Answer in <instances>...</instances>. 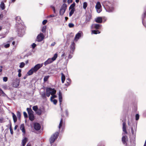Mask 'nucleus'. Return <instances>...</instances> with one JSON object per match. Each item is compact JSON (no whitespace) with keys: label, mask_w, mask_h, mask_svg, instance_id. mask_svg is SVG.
Here are the masks:
<instances>
[{"label":"nucleus","mask_w":146,"mask_h":146,"mask_svg":"<svg viewBox=\"0 0 146 146\" xmlns=\"http://www.w3.org/2000/svg\"><path fill=\"white\" fill-rule=\"evenodd\" d=\"M51 7L52 9L53 10V12H54V13H55L56 11H55V7H54L52 6H51Z\"/></svg>","instance_id":"52"},{"label":"nucleus","mask_w":146,"mask_h":146,"mask_svg":"<svg viewBox=\"0 0 146 146\" xmlns=\"http://www.w3.org/2000/svg\"><path fill=\"white\" fill-rule=\"evenodd\" d=\"M66 81L67 83H69L71 81V80L70 79L68 78L67 80Z\"/></svg>","instance_id":"57"},{"label":"nucleus","mask_w":146,"mask_h":146,"mask_svg":"<svg viewBox=\"0 0 146 146\" xmlns=\"http://www.w3.org/2000/svg\"><path fill=\"white\" fill-rule=\"evenodd\" d=\"M63 119L62 118H61V120L60 122V123L59 125V128L60 129V127L63 125Z\"/></svg>","instance_id":"31"},{"label":"nucleus","mask_w":146,"mask_h":146,"mask_svg":"<svg viewBox=\"0 0 146 146\" xmlns=\"http://www.w3.org/2000/svg\"><path fill=\"white\" fill-rule=\"evenodd\" d=\"M72 56L70 55V54H69V56H68V58H72Z\"/></svg>","instance_id":"62"},{"label":"nucleus","mask_w":146,"mask_h":146,"mask_svg":"<svg viewBox=\"0 0 146 146\" xmlns=\"http://www.w3.org/2000/svg\"><path fill=\"white\" fill-rule=\"evenodd\" d=\"M27 110L29 114V115L33 114V111L31 108H27Z\"/></svg>","instance_id":"21"},{"label":"nucleus","mask_w":146,"mask_h":146,"mask_svg":"<svg viewBox=\"0 0 146 146\" xmlns=\"http://www.w3.org/2000/svg\"><path fill=\"white\" fill-rule=\"evenodd\" d=\"M55 16L54 15H50L49 16V17H54Z\"/></svg>","instance_id":"61"},{"label":"nucleus","mask_w":146,"mask_h":146,"mask_svg":"<svg viewBox=\"0 0 146 146\" xmlns=\"http://www.w3.org/2000/svg\"><path fill=\"white\" fill-rule=\"evenodd\" d=\"M75 10L71 9L70 11L69 14V17H71L73 14L74 13V11H75Z\"/></svg>","instance_id":"34"},{"label":"nucleus","mask_w":146,"mask_h":146,"mask_svg":"<svg viewBox=\"0 0 146 146\" xmlns=\"http://www.w3.org/2000/svg\"><path fill=\"white\" fill-rule=\"evenodd\" d=\"M45 112L44 109L42 106L38 109L37 107V114L41 115L43 114Z\"/></svg>","instance_id":"13"},{"label":"nucleus","mask_w":146,"mask_h":146,"mask_svg":"<svg viewBox=\"0 0 146 146\" xmlns=\"http://www.w3.org/2000/svg\"><path fill=\"white\" fill-rule=\"evenodd\" d=\"M58 54L57 53L55 54L53 57L52 58H49L47 60L45 61L44 63V64L45 66L47 64H49L52 63L53 61H54L57 57Z\"/></svg>","instance_id":"3"},{"label":"nucleus","mask_w":146,"mask_h":146,"mask_svg":"<svg viewBox=\"0 0 146 146\" xmlns=\"http://www.w3.org/2000/svg\"><path fill=\"white\" fill-rule=\"evenodd\" d=\"M75 5V3L74 2L73 4H71L70 6L69 9H71L75 10V9L74 8Z\"/></svg>","instance_id":"26"},{"label":"nucleus","mask_w":146,"mask_h":146,"mask_svg":"<svg viewBox=\"0 0 146 146\" xmlns=\"http://www.w3.org/2000/svg\"><path fill=\"white\" fill-rule=\"evenodd\" d=\"M95 8L98 13H100L102 11V7L100 2L98 1L96 3L95 6Z\"/></svg>","instance_id":"5"},{"label":"nucleus","mask_w":146,"mask_h":146,"mask_svg":"<svg viewBox=\"0 0 146 146\" xmlns=\"http://www.w3.org/2000/svg\"><path fill=\"white\" fill-rule=\"evenodd\" d=\"M91 17L90 15H89V16H87L86 19V22L89 21L91 19Z\"/></svg>","instance_id":"35"},{"label":"nucleus","mask_w":146,"mask_h":146,"mask_svg":"<svg viewBox=\"0 0 146 146\" xmlns=\"http://www.w3.org/2000/svg\"><path fill=\"white\" fill-rule=\"evenodd\" d=\"M100 33V32L98 30H92V34H99Z\"/></svg>","instance_id":"28"},{"label":"nucleus","mask_w":146,"mask_h":146,"mask_svg":"<svg viewBox=\"0 0 146 146\" xmlns=\"http://www.w3.org/2000/svg\"><path fill=\"white\" fill-rule=\"evenodd\" d=\"M95 21L98 23H101L102 21V19L101 17H99L95 19Z\"/></svg>","instance_id":"19"},{"label":"nucleus","mask_w":146,"mask_h":146,"mask_svg":"<svg viewBox=\"0 0 146 146\" xmlns=\"http://www.w3.org/2000/svg\"><path fill=\"white\" fill-rule=\"evenodd\" d=\"M36 72V65H35L34 67L32 68L27 72V75L30 76L32 75L34 73H35Z\"/></svg>","instance_id":"6"},{"label":"nucleus","mask_w":146,"mask_h":146,"mask_svg":"<svg viewBox=\"0 0 146 146\" xmlns=\"http://www.w3.org/2000/svg\"><path fill=\"white\" fill-rule=\"evenodd\" d=\"M44 38V36L42 33H40L37 36V41L41 42L42 41Z\"/></svg>","instance_id":"11"},{"label":"nucleus","mask_w":146,"mask_h":146,"mask_svg":"<svg viewBox=\"0 0 146 146\" xmlns=\"http://www.w3.org/2000/svg\"><path fill=\"white\" fill-rule=\"evenodd\" d=\"M49 76H45L44 78V82H45L47 81L48 78H49Z\"/></svg>","instance_id":"41"},{"label":"nucleus","mask_w":146,"mask_h":146,"mask_svg":"<svg viewBox=\"0 0 146 146\" xmlns=\"http://www.w3.org/2000/svg\"><path fill=\"white\" fill-rule=\"evenodd\" d=\"M36 44H35V43H33L31 45V47L33 48H34L36 46Z\"/></svg>","instance_id":"48"},{"label":"nucleus","mask_w":146,"mask_h":146,"mask_svg":"<svg viewBox=\"0 0 146 146\" xmlns=\"http://www.w3.org/2000/svg\"><path fill=\"white\" fill-rule=\"evenodd\" d=\"M46 29V26H43L42 29L41 31L43 33H45Z\"/></svg>","instance_id":"29"},{"label":"nucleus","mask_w":146,"mask_h":146,"mask_svg":"<svg viewBox=\"0 0 146 146\" xmlns=\"http://www.w3.org/2000/svg\"><path fill=\"white\" fill-rule=\"evenodd\" d=\"M3 91L0 88V95H1V94L2 92H3Z\"/></svg>","instance_id":"59"},{"label":"nucleus","mask_w":146,"mask_h":146,"mask_svg":"<svg viewBox=\"0 0 146 146\" xmlns=\"http://www.w3.org/2000/svg\"><path fill=\"white\" fill-rule=\"evenodd\" d=\"M33 110L35 112L36 111V106H34L33 107Z\"/></svg>","instance_id":"51"},{"label":"nucleus","mask_w":146,"mask_h":146,"mask_svg":"<svg viewBox=\"0 0 146 146\" xmlns=\"http://www.w3.org/2000/svg\"><path fill=\"white\" fill-rule=\"evenodd\" d=\"M47 22V21L46 20H43L42 22V24L43 25H45L46 23Z\"/></svg>","instance_id":"50"},{"label":"nucleus","mask_w":146,"mask_h":146,"mask_svg":"<svg viewBox=\"0 0 146 146\" xmlns=\"http://www.w3.org/2000/svg\"><path fill=\"white\" fill-rule=\"evenodd\" d=\"M51 101V102H53V104L55 105L57 103V100L56 99H54L53 100V99H52V101Z\"/></svg>","instance_id":"44"},{"label":"nucleus","mask_w":146,"mask_h":146,"mask_svg":"<svg viewBox=\"0 0 146 146\" xmlns=\"http://www.w3.org/2000/svg\"><path fill=\"white\" fill-rule=\"evenodd\" d=\"M27 139L26 137H25L22 141V144L23 145L25 146L26 143L27 141Z\"/></svg>","instance_id":"23"},{"label":"nucleus","mask_w":146,"mask_h":146,"mask_svg":"<svg viewBox=\"0 0 146 146\" xmlns=\"http://www.w3.org/2000/svg\"><path fill=\"white\" fill-rule=\"evenodd\" d=\"M13 39V38H11L9 40H8L6 42L3 44L2 45V47L5 48H9L10 46V43H11V40H12Z\"/></svg>","instance_id":"8"},{"label":"nucleus","mask_w":146,"mask_h":146,"mask_svg":"<svg viewBox=\"0 0 146 146\" xmlns=\"http://www.w3.org/2000/svg\"><path fill=\"white\" fill-rule=\"evenodd\" d=\"M123 131L125 132L126 134L127 133V132L126 129V123L123 122Z\"/></svg>","instance_id":"20"},{"label":"nucleus","mask_w":146,"mask_h":146,"mask_svg":"<svg viewBox=\"0 0 146 146\" xmlns=\"http://www.w3.org/2000/svg\"><path fill=\"white\" fill-rule=\"evenodd\" d=\"M3 80L5 82H6L7 80V78L6 77H4L3 78Z\"/></svg>","instance_id":"53"},{"label":"nucleus","mask_w":146,"mask_h":146,"mask_svg":"<svg viewBox=\"0 0 146 146\" xmlns=\"http://www.w3.org/2000/svg\"><path fill=\"white\" fill-rule=\"evenodd\" d=\"M1 96L4 97L6 96V94L4 92H3L2 93L1 95Z\"/></svg>","instance_id":"55"},{"label":"nucleus","mask_w":146,"mask_h":146,"mask_svg":"<svg viewBox=\"0 0 146 146\" xmlns=\"http://www.w3.org/2000/svg\"><path fill=\"white\" fill-rule=\"evenodd\" d=\"M25 65V63L23 62H21L19 65L20 68H23Z\"/></svg>","instance_id":"36"},{"label":"nucleus","mask_w":146,"mask_h":146,"mask_svg":"<svg viewBox=\"0 0 146 146\" xmlns=\"http://www.w3.org/2000/svg\"><path fill=\"white\" fill-rule=\"evenodd\" d=\"M75 44L74 42H72L70 46L71 52H73L75 49Z\"/></svg>","instance_id":"18"},{"label":"nucleus","mask_w":146,"mask_h":146,"mask_svg":"<svg viewBox=\"0 0 146 146\" xmlns=\"http://www.w3.org/2000/svg\"><path fill=\"white\" fill-rule=\"evenodd\" d=\"M59 99H62V94L60 91L59 93Z\"/></svg>","instance_id":"46"},{"label":"nucleus","mask_w":146,"mask_h":146,"mask_svg":"<svg viewBox=\"0 0 146 146\" xmlns=\"http://www.w3.org/2000/svg\"><path fill=\"white\" fill-rule=\"evenodd\" d=\"M17 115L18 119L20 120V119L21 117V114L20 112L19 111H17Z\"/></svg>","instance_id":"33"},{"label":"nucleus","mask_w":146,"mask_h":146,"mask_svg":"<svg viewBox=\"0 0 146 146\" xmlns=\"http://www.w3.org/2000/svg\"><path fill=\"white\" fill-rule=\"evenodd\" d=\"M43 65V63L38 64H37V70L41 68Z\"/></svg>","instance_id":"32"},{"label":"nucleus","mask_w":146,"mask_h":146,"mask_svg":"<svg viewBox=\"0 0 146 146\" xmlns=\"http://www.w3.org/2000/svg\"><path fill=\"white\" fill-rule=\"evenodd\" d=\"M122 141L124 144H125L126 143V137L125 136H123L122 139Z\"/></svg>","instance_id":"37"},{"label":"nucleus","mask_w":146,"mask_h":146,"mask_svg":"<svg viewBox=\"0 0 146 146\" xmlns=\"http://www.w3.org/2000/svg\"><path fill=\"white\" fill-rule=\"evenodd\" d=\"M61 80L62 83H64L65 79V77L63 73H61Z\"/></svg>","instance_id":"25"},{"label":"nucleus","mask_w":146,"mask_h":146,"mask_svg":"<svg viewBox=\"0 0 146 146\" xmlns=\"http://www.w3.org/2000/svg\"><path fill=\"white\" fill-rule=\"evenodd\" d=\"M12 115V117L13 120V121L14 123H15L17 120V117L16 115H15V114L13 113H11Z\"/></svg>","instance_id":"22"},{"label":"nucleus","mask_w":146,"mask_h":146,"mask_svg":"<svg viewBox=\"0 0 146 146\" xmlns=\"http://www.w3.org/2000/svg\"><path fill=\"white\" fill-rule=\"evenodd\" d=\"M0 7L2 10H3L5 9V5L3 2H1V4H0Z\"/></svg>","instance_id":"24"},{"label":"nucleus","mask_w":146,"mask_h":146,"mask_svg":"<svg viewBox=\"0 0 146 146\" xmlns=\"http://www.w3.org/2000/svg\"><path fill=\"white\" fill-rule=\"evenodd\" d=\"M16 20L17 22V21H18L20 22V21L21 20L20 17L19 16L17 17L16 18Z\"/></svg>","instance_id":"42"},{"label":"nucleus","mask_w":146,"mask_h":146,"mask_svg":"<svg viewBox=\"0 0 146 146\" xmlns=\"http://www.w3.org/2000/svg\"><path fill=\"white\" fill-rule=\"evenodd\" d=\"M62 99H59V101L60 102V105L61 108V103L62 102Z\"/></svg>","instance_id":"54"},{"label":"nucleus","mask_w":146,"mask_h":146,"mask_svg":"<svg viewBox=\"0 0 146 146\" xmlns=\"http://www.w3.org/2000/svg\"><path fill=\"white\" fill-rule=\"evenodd\" d=\"M87 6V3L86 2H84L83 4V8L84 9H85Z\"/></svg>","instance_id":"38"},{"label":"nucleus","mask_w":146,"mask_h":146,"mask_svg":"<svg viewBox=\"0 0 146 146\" xmlns=\"http://www.w3.org/2000/svg\"><path fill=\"white\" fill-rule=\"evenodd\" d=\"M58 135V132H56L51 136L50 139V142L51 144L53 143L55 140L57 138Z\"/></svg>","instance_id":"4"},{"label":"nucleus","mask_w":146,"mask_h":146,"mask_svg":"<svg viewBox=\"0 0 146 146\" xmlns=\"http://www.w3.org/2000/svg\"><path fill=\"white\" fill-rule=\"evenodd\" d=\"M18 76L19 77H20L21 76V73H19L18 74Z\"/></svg>","instance_id":"64"},{"label":"nucleus","mask_w":146,"mask_h":146,"mask_svg":"<svg viewBox=\"0 0 146 146\" xmlns=\"http://www.w3.org/2000/svg\"><path fill=\"white\" fill-rule=\"evenodd\" d=\"M74 26V25L72 23H70L68 24V26L70 28L73 27Z\"/></svg>","instance_id":"45"},{"label":"nucleus","mask_w":146,"mask_h":146,"mask_svg":"<svg viewBox=\"0 0 146 146\" xmlns=\"http://www.w3.org/2000/svg\"><path fill=\"white\" fill-rule=\"evenodd\" d=\"M67 5L65 4H63L61 6L60 11V14L61 15H63L65 13Z\"/></svg>","instance_id":"7"},{"label":"nucleus","mask_w":146,"mask_h":146,"mask_svg":"<svg viewBox=\"0 0 146 146\" xmlns=\"http://www.w3.org/2000/svg\"><path fill=\"white\" fill-rule=\"evenodd\" d=\"M146 14V11H145V12L144 13V14L142 15V23L143 24V22L144 21V18L145 17Z\"/></svg>","instance_id":"39"},{"label":"nucleus","mask_w":146,"mask_h":146,"mask_svg":"<svg viewBox=\"0 0 146 146\" xmlns=\"http://www.w3.org/2000/svg\"><path fill=\"white\" fill-rule=\"evenodd\" d=\"M134 129H133V128L132 127H131V132L133 135H134L135 133H134V132H136V131L135 128L134 126Z\"/></svg>","instance_id":"30"},{"label":"nucleus","mask_w":146,"mask_h":146,"mask_svg":"<svg viewBox=\"0 0 146 146\" xmlns=\"http://www.w3.org/2000/svg\"><path fill=\"white\" fill-rule=\"evenodd\" d=\"M101 26L99 24H94L92 25L91 28L92 29H100Z\"/></svg>","instance_id":"14"},{"label":"nucleus","mask_w":146,"mask_h":146,"mask_svg":"<svg viewBox=\"0 0 146 146\" xmlns=\"http://www.w3.org/2000/svg\"><path fill=\"white\" fill-rule=\"evenodd\" d=\"M56 95H55L54 94L52 95V96L50 98V100L52 101V99H54V98H56Z\"/></svg>","instance_id":"43"},{"label":"nucleus","mask_w":146,"mask_h":146,"mask_svg":"<svg viewBox=\"0 0 146 146\" xmlns=\"http://www.w3.org/2000/svg\"><path fill=\"white\" fill-rule=\"evenodd\" d=\"M65 111H66V115L67 116H68V111L67 110H66Z\"/></svg>","instance_id":"63"},{"label":"nucleus","mask_w":146,"mask_h":146,"mask_svg":"<svg viewBox=\"0 0 146 146\" xmlns=\"http://www.w3.org/2000/svg\"><path fill=\"white\" fill-rule=\"evenodd\" d=\"M83 35V33L82 31H79L75 35L74 38V40L77 41Z\"/></svg>","instance_id":"12"},{"label":"nucleus","mask_w":146,"mask_h":146,"mask_svg":"<svg viewBox=\"0 0 146 146\" xmlns=\"http://www.w3.org/2000/svg\"><path fill=\"white\" fill-rule=\"evenodd\" d=\"M139 115L138 114H137L135 115V119L136 120H137L139 118Z\"/></svg>","instance_id":"47"},{"label":"nucleus","mask_w":146,"mask_h":146,"mask_svg":"<svg viewBox=\"0 0 146 146\" xmlns=\"http://www.w3.org/2000/svg\"><path fill=\"white\" fill-rule=\"evenodd\" d=\"M31 131L33 132L36 133V122H35L33 125H31Z\"/></svg>","instance_id":"15"},{"label":"nucleus","mask_w":146,"mask_h":146,"mask_svg":"<svg viewBox=\"0 0 146 146\" xmlns=\"http://www.w3.org/2000/svg\"><path fill=\"white\" fill-rule=\"evenodd\" d=\"M29 119L31 121H33L35 117L33 114L29 115Z\"/></svg>","instance_id":"27"},{"label":"nucleus","mask_w":146,"mask_h":146,"mask_svg":"<svg viewBox=\"0 0 146 146\" xmlns=\"http://www.w3.org/2000/svg\"><path fill=\"white\" fill-rule=\"evenodd\" d=\"M19 82L20 81L19 79H16V82H14L13 83V86L15 88L17 87L19 85Z\"/></svg>","instance_id":"16"},{"label":"nucleus","mask_w":146,"mask_h":146,"mask_svg":"<svg viewBox=\"0 0 146 146\" xmlns=\"http://www.w3.org/2000/svg\"><path fill=\"white\" fill-rule=\"evenodd\" d=\"M23 115L25 118H27L28 117V115L27 113L24 111L23 112Z\"/></svg>","instance_id":"49"},{"label":"nucleus","mask_w":146,"mask_h":146,"mask_svg":"<svg viewBox=\"0 0 146 146\" xmlns=\"http://www.w3.org/2000/svg\"><path fill=\"white\" fill-rule=\"evenodd\" d=\"M37 134H40L41 133L43 130V127L41 128L40 124L37 123Z\"/></svg>","instance_id":"9"},{"label":"nucleus","mask_w":146,"mask_h":146,"mask_svg":"<svg viewBox=\"0 0 146 146\" xmlns=\"http://www.w3.org/2000/svg\"><path fill=\"white\" fill-rule=\"evenodd\" d=\"M56 92V90L54 89L50 88H47L46 89V96L48 97H49L50 94L52 95L55 94Z\"/></svg>","instance_id":"2"},{"label":"nucleus","mask_w":146,"mask_h":146,"mask_svg":"<svg viewBox=\"0 0 146 146\" xmlns=\"http://www.w3.org/2000/svg\"><path fill=\"white\" fill-rule=\"evenodd\" d=\"M56 44V43L55 42H54L52 43L51 44V46H54L55 44Z\"/></svg>","instance_id":"58"},{"label":"nucleus","mask_w":146,"mask_h":146,"mask_svg":"<svg viewBox=\"0 0 146 146\" xmlns=\"http://www.w3.org/2000/svg\"><path fill=\"white\" fill-rule=\"evenodd\" d=\"M41 96L43 98H46V93H45V92L41 94Z\"/></svg>","instance_id":"40"},{"label":"nucleus","mask_w":146,"mask_h":146,"mask_svg":"<svg viewBox=\"0 0 146 146\" xmlns=\"http://www.w3.org/2000/svg\"><path fill=\"white\" fill-rule=\"evenodd\" d=\"M23 27V26L22 28L17 30V33L20 36H22L24 34L25 31Z\"/></svg>","instance_id":"10"},{"label":"nucleus","mask_w":146,"mask_h":146,"mask_svg":"<svg viewBox=\"0 0 146 146\" xmlns=\"http://www.w3.org/2000/svg\"><path fill=\"white\" fill-rule=\"evenodd\" d=\"M20 129L23 133V135H24L25 133V125L24 124H23L21 125Z\"/></svg>","instance_id":"17"},{"label":"nucleus","mask_w":146,"mask_h":146,"mask_svg":"<svg viewBox=\"0 0 146 146\" xmlns=\"http://www.w3.org/2000/svg\"><path fill=\"white\" fill-rule=\"evenodd\" d=\"M4 122L3 120V118H0V123H3Z\"/></svg>","instance_id":"56"},{"label":"nucleus","mask_w":146,"mask_h":146,"mask_svg":"<svg viewBox=\"0 0 146 146\" xmlns=\"http://www.w3.org/2000/svg\"><path fill=\"white\" fill-rule=\"evenodd\" d=\"M3 15L2 14L0 15V19H2L3 18Z\"/></svg>","instance_id":"60"},{"label":"nucleus","mask_w":146,"mask_h":146,"mask_svg":"<svg viewBox=\"0 0 146 146\" xmlns=\"http://www.w3.org/2000/svg\"><path fill=\"white\" fill-rule=\"evenodd\" d=\"M104 7L106 11L108 12H112L114 10L113 4L109 1H106L104 3Z\"/></svg>","instance_id":"1"}]
</instances>
